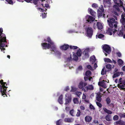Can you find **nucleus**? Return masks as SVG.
I'll return each instance as SVG.
<instances>
[{
    "instance_id": "f257e3e1",
    "label": "nucleus",
    "mask_w": 125,
    "mask_h": 125,
    "mask_svg": "<svg viewBox=\"0 0 125 125\" xmlns=\"http://www.w3.org/2000/svg\"><path fill=\"white\" fill-rule=\"evenodd\" d=\"M107 22L109 26L111 28H109L106 30V32L108 34L112 35V32L114 34L117 31L116 29H113V28L114 27L115 28H116L118 23L114 18H108L107 20Z\"/></svg>"
},
{
    "instance_id": "f03ea898",
    "label": "nucleus",
    "mask_w": 125,
    "mask_h": 125,
    "mask_svg": "<svg viewBox=\"0 0 125 125\" xmlns=\"http://www.w3.org/2000/svg\"><path fill=\"white\" fill-rule=\"evenodd\" d=\"M44 41L45 42L42 43L41 46L43 49L46 50L51 48V51L55 52L56 50V48L53 42L51 40L49 37H47L44 39Z\"/></svg>"
},
{
    "instance_id": "7ed1b4c3",
    "label": "nucleus",
    "mask_w": 125,
    "mask_h": 125,
    "mask_svg": "<svg viewBox=\"0 0 125 125\" xmlns=\"http://www.w3.org/2000/svg\"><path fill=\"white\" fill-rule=\"evenodd\" d=\"M86 83H83L81 81L79 85V89H82L84 92H87L88 90H92L94 89V87L92 84L88 85V86H85L87 85Z\"/></svg>"
},
{
    "instance_id": "20e7f679",
    "label": "nucleus",
    "mask_w": 125,
    "mask_h": 125,
    "mask_svg": "<svg viewBox=\"0 0 125 125\" xmlns=\"http://www.w3.org/2000/svg\"><path fill=\"white\" fill-rule=\"evenodd\" d=\"M0 83L1 85H0V92H1V94L2 96L5 95L6 96H7V95L6 94V92L7 89L8 87L5 85H7V84H9V83H8L7 84L6 82H3V80H1L0 81Z\"/></svg>"
},
{
    "instance_id": "39448f33",
    "label": "nucleus",
    "mask_w": 125,
    "mask_h": 125,
    "mask_svg": "<svg viewBox=\"0 0 125 125\" xmlns=\"http://www.w3.org/2000/svg\"><path fill=\"white\" fill-rule=\"evenodd\" d=\"M103 52L104 53L106 56L108 54H109L111 51V48L109 45L107 44H105L102 48Z\"/></svg>"
},
{
    "instance_id": "423d86ee",
    "label": "nucleus",
    "mask_w": 125,
    "mask_h": 125,
    "mask_svg": "<svg viewBox=\"0 0 125 125\" xmlns=\"http://www.w3.org/2000/svg\"><path fill=\"white\" fill-rule=\"evenodd\" d=\"M6 37L4 39L3 38L0 39V48L2 51H3V53H4L5 52L4 51L5 50V49L4 47L5 46H7V45H6L5 44L2 43V42H7L6 41Z\"/></svg>"
},
{
    "instance_id": "0eeeda50",
    "label": "nucleus",
    "mask_w": 125,
    "mask_h": 125,
    "mask_svg": "<svg viewBox=\"0 0 125 125\" xmlns=\"http://www.w3.org/2000/svg\"><path fill=\"white\" fill-rule=\"evenodd\" d=\"M86 31L87 36L90 38H91L93 33L92 29L91 27H88Z\"/></svg>"
},
{
    "instance_id": "6e6552de",
    "label": "nucleus",
    "mask_w": 125,
    "mask_h": 125,
    "mask_svg": "<svg viewBox=\"0 0 125 125\" xmlns=\"http://www.w3.org/2000/svg\"><path fill=\"white\" fill-rule=\"evenodd\" d=\"M85 17L86 21L90 23L93 22L95 20L94 18L88 15H87Z\"/></svg>"
},
{
    "instance_id": "1a4fd4ad",
    "label": "nucleus",
    "mask_w": 125,
    "mask_h": 125,
    "mask_svg": "<svg viewBox=\"0 0 125 125\" xmlns=\"http://www.w3.org/2000/svg\"><path fill=\"white\" fill-rule=\"evenodd\" d=\"M125 81L123 80V82L119 83L117 84V87L120 89L124 90L125 89Z\"/></svg>"
},
{
    "instance_id": "9d476101",
    "label": "nucleus",
    "mask_w": 125,
    "mask_h": 125,
    "mask_svg": "<svg viewBox=\"0 0 125 125\" xmlns=\"http://www.w3.org/2000/svg\"><path fill=\"white\" fill-rule=\"evenodd\" d=\"M69 46L67 44H64L63 45L61 46L60 49L62 50H66L69 48Z\"/></svg>"
},
{
    "instance_id": "9b49d317",
    "label": "nucleus",
    "mask_w": 125,
    "mask_h": 125,
    "mask_svg": "<svg viewBox=\"0 0 125 125\" xmlns=\"http://www.w3.org/2000/svg\"><path fill=\"white\" fill-rule=\"evenodd\" d=\"M90 52L89 49H87L84 50L83 52V54H84V55L86 58H88L89 57V52Z\"/></svg>"
},
{
    "instance_id": "f8f14e48",
    "label": "nucleus",
    "mask_w": 125,
    "mask_h": 125,
    "mask_svg": "<svg viewBox=\"0 0 125 125\" xmlns=\"http://www.w3.org/2000/svg\"><path fill=\"white\" fill-rule=\"evenodd\" d=\"M88 11L89 12L91 15L93 17H95L96 15V13L92 9L90 8H89L88 9Z\"/></svg>"
},
{
    "instance_id": "ddd939ff",
    "label": "nucleus",
    "mask_w": 125,
    "mask_h": 125,
    "mask_svg": "<svg viewBox=\"0 0 125 125\" xmlns=\"http://www.w3.org/2000/svg\"><path fill=\"white\" fill-rule=\"evenodd\" d=\"M3 31L2 28L0 27V39H4L6 37L5 34L2 33Z\"/></svg>"
},
{
    "instance_id": "4468645a",
    "label": "nucleus",
    "mask_w": 125,
    "mask_h": 125,
    "mask_svg": "<svg viewBox=\"0 0 125 125\" xmlns=\"http://www.w3.org/2000/svg\"><path fill=\"white\" fill-rule=\"evenodd\" d=\"M92 118L89 115H87L85 117V120L86 122L90 123L91 121Z\"/></svg>"
},
{
    "instance_id": "2eb2a0df",
    "label": "nucleus",
    "mask_w": 125,
    "mask_h": 125,
    "mask_svg": "<svg viewBox=\"0 0 125 125\" xmlns=\"http://www.w3.org/2000/svg\"><path fill=\"white\" fill-rule=\"evenodd\" d=\"M96 25L97 28L99 30H101L103 28L102 24L100 22H97Z\"/></svg>"
},
{
    "instance_id": "dca6fc26",
    "label": "nucleus",
    "mask_w": 125,
    "mask_h": 125,
    "mask_svg": "<svg viewBox=\"0 0 125 125\" xmlns=\"http://www.w3.org/2000/svg\"><path fill=\"white\" fill-rule=\"evenodd\" d=\"M103 110L104 111L105 113L108 114V115H110L112 113V112L110 110L107 109L105 107L103 108Z\"/></svg>"
},
{
    "instance_id": "f3484780",
    "label": "nucleus",
    "mask_w": 125,
    "mask_h": 125,
    "mask_svg": "<svg viewBox=\"0 0 125 125\" xmlns=\"http://www.w3.org/2000/svg\"><path fill=\"white\" fill-rule=\"evenodd\" d=\"M103 110L104 111L105 113L108 114V115H110L112 113V112L110 110L107 109L105 107L103 108Z\"/></svg>"
},
{
    "instance_id": "a211bd4d",
    "label": "nucleus",
    "mask_w": 125,
    "mask_h": 125,
    "mask_svg": "<svg viewBox=\"0 0 125 125\" xmlns=\"http://www.w3.org/2000/svg\"><path fill=\"white\" fill-rule=\"evenodd\" d=\"M104 119L107 121H111L112 120L111 116L109 115H107L105 117Z\"/></svg>"
},
{
    "instance_id": "6ab92c4d",
    "label": "nucleus",
    "mask_w": 125,
    "mask_h": 125,
    "mask_svg": "<svg viewBox=\"0 0 125 125\" xmlns=\"http://www.w3.org/2000/svg\"><path fill=\"white\" fill-rule=\"evenodd\" d=\"M73 118H65L64 121L65 122L68 123H72L73 121Z\"/></svg>"
},
{
    "instance_id": "aec40b11",
    "label": "nucleus",
    "mask_w": 125,
    "mask_h": 125,
    "mask_svg": "<svg viewBox=\"0 0 125 125\" xmlns=\"http://www.w3.org/2000/svg\"><path fill=\"white\" fill-rule=\"evenodd\" d=\"M102 96H101L100 93L97 94L96 97V100L99 102H101L102 100V99L101 98Z\"/></svg>"
},
{
    "instance_id": "412c9836",
    "label": "nucleus",
    "mask_w": 125,
    "mask_h": 125,
    "mask_svg": "<svg viewBox=\"0 0 125 125\" xmlns=\"http://www.w3.org/2000/svg\"><path fill=\"white\" fill-rule=\"evenodd\" d=\"M62 95L61 94L59 97L58 100V102L60 103V104H63V101L62 100Z\"/></svg>"
},
{
    "instance_id": "4be33fe9",
    "label": "nucleus",
    "mask_w": 125,
    "mask_h": 125,
    "mask_svg": "<svg viewBox=\"0 0 125 125\" xmlns=\"http://www.w3.org/2000/svg\"><path fill=\"white\" fill-rule=\"evenodd\" d=\"M62 120L60 119L56 122V125H62Z\"/></svg>"
},
{
    "instance_id": "5701e85b",
    "label": "nucleus",
    "mask_w": 125,
    "mask_h": 125,
    "mask_svg": "<svg viewBox=\"0 0 125 125\" xmlns=\"http://www.w3.org/2000/svg\"><path fill=\"white\" fill-rule=\"evenodd\" d=\"M90 61L92 64H93L95 61V58L94 56H92L90 57Z\"/></svg>"
},
{
    "instance_id": "b1692460",
    "label": "nucleus",
    "mask_w": 125,
    "mask_h": 125,
    "mask_svg": "<svg viewBox=\"0 0 125 125\" xmlns=\"http://www.w3.org/2000/svg\"><path fill=\"white\" fill-rule=\"evenodd\" d=\"M121 73L119 72H117L116 73H115L113 76V78H115L119 76Z\"/></svg>"
},
{
    "instance_id": "393cba45",
    "label": "nucleus",
    "mask_w": 125,
    "mask_h": 125,
    "mask_svg": "<svg viewBox=\"0 0 125 125\" xmlns=\"http://www.w3.org/2000/svg\"><path fill=\"white\" fill-rule=\"evenodd\" d=\"M73 59L75 61H77L78 59V57L76 55V53L74 52H73Z\"/></svg>"
},
{
    "instance_id": "a878e982",
    "label": "nucleus",
    "mask_w": 125,
    "mask_h": 125,
    "mask_svg": "<svg viewBox=\"0 0 125 125\" xmlns=\"http://www.w3.org/2000/svg\"><path fill=\"white\" fill-rule=\"evenodd\" d=\"M116 123L120 125H125V122L121 120L117 121Z\"/></svg>"
},
{
    "instance_id": "bb28decb",
    "label": "nucleus",
    "mask_w": 125,
    "mask_h": 125,
    "mask_svg": "<svg viewBox=\"0 0 125 125\" xmlns=\"http://www.w3.org/2000/svg\"><path fill=\"white\" fill-rule=\"evenodd\" d=\"M77 55L78 56H80L82 54V51L79 48L77 51L76 53Z\"/></svg>"
},
{
    "instance_id": "cd10ccee",
    "label": "nucleus",
    "mask_w": 125,
    "mask_h": 125,
    "mask_svg": "<svg viewBox=\"0 0 125 125\" xmlns=\"http://www.w3.org/2000/svg\"><path fill=\"white\" fill-rule=\"evenodd\" d=\"M117 33L118 35L120 36H122L124 34V31L123 29L122 31H120L119 32H118Z\"/></svg>"
},
{
    "instance_id": "c85d7f7f",
    "label": "nucleus",
    "mask_w": 125,
    "mask_h": 125,
    "mask_svg": "<svg viewBox=\"0 0 125 125\" xmlns=\"http://www.w3.org/2000/svg\"><path fill=\"white\" fill-rule=\"evenodd\" d=\"M101 11L98 10L97 11V15L98 17L102 16L103 15V13Z\"/></svg>"
},
{
    "instance_id": "c756f323",
    "label": "nucleus",
    "mask_w": 125,
    "mask_h": 125,
    "mask_svg": "<svg viewBox=\"0 0 125 125\" xmlns=\"http://www.w3.org/2000/svg\"><path fill=\"white\" fill-rule=\"evenodd\" d=\"M65 96L67 98L69 99V100H71V94H66Z\"/></svg>"
},
{
    "instance_id": "7c9ffc66",
    "label": "nucleus",
    "mask_w": 125,
    "mask_h": 125,
    "mask_svg": "<svg viewBox=\"0 0 125 125\" xmlns=\"http://www.w3.org/2000/svg\"><path fill=\"white\" fill-rule=\"evenodd\" d=\"M105 101L107 105L109 104L111 102V100L109 97H108L105 99Z\"/></svg>"
},
{
    "instance_id": "2f4dec72",
    "label": "nucleus",
    "mask_w": 125,
    "mask_h": 125,
    "mask_svg": "<svg viewBox=\"0 0 125 125\" xmlns=\"http://www.w3.org/2000/svg\"><path fill=\"white\" fill-rule=\"evenodd\" d=\"M69 47L70 49L72 50L76 49L78 48V47L77 46L71 45H70Z\"/></svg>"
},
{
    "instance_id": "473e14b6",
    "label": "nucleus",
    "mask_w": 125,
    "mask_h": 125,
    "mask_svg": "<svg viewBox=\"0 0 125 125\" xmlns=\"http://www.w3.org/2000/svg\"><path fill=\"white\" fill-rule=\"evenodd\" d=\"M106 67L107 69H109L110 70H111L112 69V65L109 64H108L105 66Z\"/></svg>"
},
{
    "instance_id": "72a5a7b5",
    "label": "nucleus",
    "mask_w": 125,
    "mask_h": 125,
    "mask_svg": "<svg viewBox=\"0 0 125 125\" xmlns=\"http://www.w3.org/2000/svg\"><path fill=\"white\" fill-rule=\"evenodd\" d=\"M91 74V72L89 70L85 72V74L87 76H89Z\"/></svg>"
},
{
    "instance_id": "f704fd0d",
    "label": "nucleus",
    "mask_w": 125,
    "mask_h": 125,
    "mask_svg": "<svg viewBox=\"0 0 125 125\" xmlns=\"http://www.w3.org/2000/svg\"><path fill=\"white\" fill-rule=\"evenodd\" d=\"M119 115L121 118H125V113H120Z\"/></svg>"
},
{
    "instance_id": "c9c22d12",
    "label": "nucleus",
    "mask_w": 125,
    "mask_h": 125,
    "mask_svg": "<svg viewBox=\"0 0 125 125\" xmlns=\"http://www.w3.org/2000/svg\"><path fill=\"white\" fill-rule=\"evenodd\" d=\"M115 9V11H117L119 12L120 11V9L118 7L117 5H114L113 7Z\"/></svg>"
},
{
    "instance_id": "e433bc0d",
    "label": "nucleus",
    "mask_w": 125,
    "mask_h": 125,
    "mask_svg": "<svg viewBox=\"0 0 125 125\" xmlns=\"http://www.w3.org/2000/svg\"><path fill=\"white\" fill-rule=\"evenodd\" d=\"M104 61L105 62H108L112 63V61L109 58H105L104 59Z\"/></svg>"
},
{
    "instance_id": "4c0bfd02",
    "label": "nucleus",
    "mask_w": 125,
    "mask_h": 125,
    "mask_svg": "<svg viewBox=\"0 0 125 125\" xmlns=\"http://www.w3.org/2000/svg\"><path fill=\"white\" fill-rule=\"evenodd\" d=\"M118 62L119 65H122L123 63V61L120 59H119L118 60Z\"/></svg>"
},
{
    "instance_id": "58836bf2",
    "label": "nucleus",
    "mask_w": 125,
    "mask_h": 125,
    "mask_svg": "<svg viewBox=\"0 0 125 125\" xmlns=\"http://www.w3.org/2000/svg\"><path fill=\"white\" fill-rule=\"evenodd\" d=\"M96 37H97L98 38H102L104 37V35L103 34H100L98 35H96Z\"/></svg>"
},
{
    "instance_id": "ea45409f",
    "label": "nucleus",
    "mask_w": 125,
    "mask_h": 125,
    "mask_svg": "<svg viewBox=\"0 0 125 125\" xmlns=\"http://www.w3.org/2000/svg\"><path fill=\"white\" fill-rule=\"evenodd\" d=\"M118 116L117 115H114L113 117V119L114 121H116L118 119Z\"/></svg>"
},
{
    "instance_id": "a19ab883",
    "label": "nucleus",
    "mask_w": 125,
    "mask_h": 125,
    "mask_svg": "<svg viewBox=\"0 0 125 125\" xmlns=\"http://www.w3.org/2000/svg\"><path fill=\"white\" fill-rule=\"evenodd\" d=\"M105 81L104 80H103L102 81L99 82L98 83V85L99 86H101L102 85L103 83Z\"/></svg>"
},
{
    "instance_id": "79ce46f5",
    "label": "nucleus",
    "mask_w": 125,
    "mask_h": 125,
    "mask_svg": "<svg viewBox=\"0 0 125 125\" xmlns=\"http://www.w3.org/2000/svg\"><path fill=\"white\" fill-rule=\"evenodd\" d=\"M74 112V110L73 109H72L70 110L69 112L70 114L72 116H74V115H73V113Z\"/></svg>"
},
{
    "instance_id": "37998d69",
    "label": "nucleus",
    "mask_w": 125,
    "mask_h": 125,
    "mask_svg": "<svg viewBox=\"0 0 125 125\" xmlns=\"http://www.w3.org/2000/svg\"><path fill=\"white\" fill-rule=\"evenodd\" d=\"M120 4L119 3H117V4L120 7H121L123 6V2L121 1V0H120Z\"/></svg>"
},
{
    "instance_id": "c03bdc74",
    "label": "nucleus",
    "mask_w": 125,
    "mask_h": 125,
    "mask_svg": "<svg viewBox=\"0 0 125 125\" xmlns=\"http://www.w3.org/2000/svg\"><path fill=\"white\" fill-rule=\"evenodd\" d=\"M54 52L56 54L59 56L61 54L60 51L57 50Z\"/></svg>"
},
{
    "instance_id": "a18cd8bd",
    "label": "nucleus",
    "mask_w": 125,
    "mask_h": 125,
    "mask_svg": "<svg viewBox=\"0 0 125 125\" xmlns=\"http://www.w3.org/2000/svg\"><path fill=\"white\" fill-rule=\"evenodd\" d=\"M81 111L79 110H77V112L76 114V116L77 117H79L80 115Z\"/></svg>"
},
{
    "instance_id": "49530a36",
    "label": "nucleus",
    "mask_w": 125,
    "mask_h": 125,
    "mask_svg": "<svg viewBox=\"0 0 125 125\" xmlns=\"http://www.w3.org/2000/svg\"><path fill=\"white\" fill-rule=\"evenodd\" d=\"M73 101L74 104H78V101L77 98H74Z\"/></svg>"
},
{
    "instance_id": "de8ad7c7",
    "label": "nucleus",
    "mask_w": 125,
    "mask_h": 125,
    "mask_svg": "<svg viewBox=\"0 0 125 125\" xmlns=\"http://www.w3.org/2000/svg\"><path fill=\"white\" fill-rule=\"evenodd\" d=\"M8 3L12 5L13 4V1L11 0H5Z\"/></svg>"
},
{
    "instance_id": "09e8293b",
    "label": "nucleus",
    "mask_w": 125,
    "mask_h": 125,
    "mask_svg": "<svg viewBox=\"0 0 125 125\" xmlns=\"http://www.w3.org/2000/svg\"><path fill=\"white\" fill-rule=\"evenodd\" d=\"M97 105L100 108H101L102 106V104L100 102H96Z\"/></svg>"
},
{
    "instance_id": "8fccbe9b",
    "label": "nucleus",
    "mask_w": 125,
    "mask_h": 125,
    "mask_svg": "<svg viewBox=\"0 0 125 125\" xmlns=\"http://www.w3.org/2000/svg\"><path fill=\"white\" fill-rule=\"evenodd\" d=\"M71 90H70V92H75L76 90V89L75 88V87H73V86H71Z\"/></svg>"
},
{
    "instance_id": "3c124183",
    "label": "nucleus",
    "mask_w": 125,
    "mask_h": 125,
    "mask_svg": "<svg viewBox=\"0 0 125 125\" xmlns=\"http://www.w3.org/2000/svg\"><path fill=\"white\" fill-rule=\"evenodd\" d=\"M65 104H68L69 102H70L71 101V100H69V99L67 98H66L65 99Z\"/></svg>"
},
{
    "instance_id": "603ef678",
    "label": "nucleus",
    "mask_w": 125,
    "mask_h": 125,
    "mask_svg": "<svg viewBox=\"0 0 125 125\" xmlns=\"http://www.w3.org/2000/svg\"><path fill=\"white\" fill-rule=\"evenodd\" d=\"M99 10L101 11L102 12H104V9L102 6L101 7H100L99 8Z\"/></svg>"
},
{
    "instance_id": "864d4df0",
    "label": "nucleus",
    "mask_w": 125,
    "mask_h": 125,
    "mask_svg": "<svg viewBox=\"0 0 125 125\" xmlns=\"http://www.w3.org/2000/svg\"><path fill=\"white\" fill-rule=\"evenodd\" d=\"M82 94V93L80 92H77L76 93V95H77V96L79 97L80 98V95Z\"/></svg>"
},
{
    "instance_id": "5fc2aeb1",
    "label": "nucleus",
    "mask_w": 125,
    "mask_h": 125,
    "mask_svg": "<svg viewBox=\"0 0 125 125\" xmlns=\"http://www.w3.org/2000/svg\"><path fill=\"white\" fill-rule=\"evenodd\" d=\"M108 106L111 107L112 108H113L114 107V105L113 103H111L107 105Z\"/></svg>"
},
{
    "instance_id": "6e6d98bb",
    "label": "nucleus",
    "mask_w": 125,
    "mask_h": 125,
    "mask_svg": "<svg viewBox=\"0 0 125 125\" xmlns=\"http://www.w3.org/2000/svg\"><path fill=\"white\" fill-rule=\"evenodd\" d=\"M42 16L43 18H46V14L44 13H42Z\"/></svg>"
},
{
    "instance_id": "4d7b16f0",
    "label": "nucleus",
    "mask_w": 125,
    "mask_h": 125,
    "mask_svg": "<svg viewBox=\"0 0 125 125\" xmlns=\"http://www.w3.org/2000/svg\"><path fill=\"white\" fill-rule=\"evenodd\" d=\"M101 86H102V87H103L104 88H106L107 87L106 85L104 82L103 83V84Z\"/></svg>"
},
{
    "instance_id": "13d9d810",
    "label": "nucleus",
    "mask_w": 125,
    "mask_h": 125,
    "mask_svg": "<svg viewBox=\"0 0 125 125\" xmlns=\"http://www.w3.org/2000/svg\"><path fill=\"white\" fill-rule=\"evenodd\" d=\"M38 1V0H33V3L35 5L37 4Z\"/></svg>"
},
{
    "instance_id": "bf43d9fd",
    "label": "nucleus",
    "mask_w": 125,
    "mask_h": 125,
    "mask_svg": "<svg viewBox=\"0 0 125 125\" xmlns=\"http://www.w3.org/2000/svg\"><path fill=\"white\" fill-rule=\"evenodd\" d=\"M92 7H93L96 8L98 7V6L97 4H96L95 3H93L92 5Z\"/></svg>"
},
{
    "instance_id": "052dcab7",
    "label": "nucleus",
    "mask_w": 125,
    "mask_h": 125,
    "mask_svg": "<svg viewBox=\"0 0 125 125\" xmlns=\"http://www.w3.org/2000/svg\"><path fill=\"white\" fill-rule=\"evenodd\" d=\"M116 54L117 56L119 57H120L121 56V53L120 52H117L116 53Z\"/></svg>"
},
{
    "instance_id": "680f3d73",
    "label": "nucleus",
    "mask_w": 125,
    "mask_h": 125,
    "mask_svg": "<svg viewBox=\"0 0 125 125\" xmlns=\"http://www.w3.org/2000/svg\"><path fill=\"white\" fill-rule=\"evenodd\" d=\"M105 72L104 71V68L102 69L101 72V74L102 75H104L105 74Z\"/></svg>"
},
{
    "instance_id": "e2e57ef3",
    "label": "nucleus",
    "mask_w": 125,
    "mask_h": 125,
    "mask_svg": "<svg viewBox=\"0 0 125 125\" xmlns=\"http://www.w3.org/2000/svg\"><path fill=\"white\" fill-rule=\"evenodd\" d=\"M111 0H106L105 1L109 5H111Z\"/></svg>"
},
{
    "instance_id": "0e129e2a",
    "label": "nucleus",
    "mask_w": 125,
    "mask_h": 125,
    "mask_svg": "<svg viewBox=\"0 0 125 125\" xmlns=\"http://www.w3.org/2000/svg\"><path fill=\"white\" fill-rule=\"evenodd\" d=\"M121 21L123 25H124L125 24V19L121 20Z\"/></svg>"
},
{
    "instance_id": "69168bd1",
    "label": "nucleus",
    "mask_w": 125,
    "mask_h": 125,
    "mask_svg": "<svg viewBox=\"0 0 125 125\" xmlns=\"http://www.w3.org/2000/svg\"><path fill=\"white\" fill-rule=\"evenodd\" d=\"M87 67L89 69L91 70L92 69V68L91 66L90 65H88L87 66Z\"/></svg>"
},
{
    "instance_id": "338daca9",
    "label": "nucleus",
    "mask_w": 125,
    "mask_h": 125,
    "mask_svg": "<svg viewBox=\"0 0 125 125\" xmlns=\"http://www.w3.org/2000/svg\"><path fill=\"white\" fill-rule=\"evenodd\" d=\"M80 108L83 111L85 109V107L83 106H80Z\"/></svg>"
},
{
    "instance_id": "774afa93",
    "label": "nucleus",
    "mask_w": 125,
    "mask_h": 125,
    "mask_svg": "<svg viewBox=\"0 0 125 125\" xmlns=\"http://www.w3.org/2000/svg\"><path fill=\"white\" fill-rule=\"evenodd\" d=\"M90 108L91 109H94L95 108L94 107V106L92 104H91L90 105Z\"/></svg>"
}]
</instances>
